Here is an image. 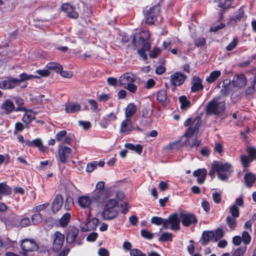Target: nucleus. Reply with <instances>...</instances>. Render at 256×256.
<instances>
[{
    "mask_svg": "<svg viewBox=\"0 0 256 256\" xmlns=\"http://www.w3.org/2000/svg\"><path fill=\"white\" fill-rule=\"evenodd\" d=\"M150 34L148 31H143L134 34L132 42L138 48V53L144 60H146L147 55L146 51L148 50L150 48L149 42Z\"/></svg>",
    "mask_w": 256,
    "mask_h": 256,
    "instance_id": "f257e3e1",
    "label": "nucleus"
},
{
    "mask_svg": "<svg viewBox=\"0 0 256 256\" xmlns=\"http://www.w3.org/2000/svg\"><path fill=\"white\" fill-rule=\"evenodd\" d=\"M118 202L114 198L108 200L104 204L102 214L104 220H112L116 218L118 214Z\"/></svg>",
    "mask_w": 256,
    "mask_h": 256,
    "instance_id": "f03ea898",
    "label": "nucleus"
},
{
    "mask_svg": "<svg viewBox=\"0 0 256 256\" xmlns=\"http://www.w3.org/2000/svg\"><path fill=\"white\" fill-rule=\"evenodd\" d=\"M212 167L218 174V178L222 180H226L231 175L232 166L229 163L214 162Z\"/></svg>",
    "mask_w": 256,
    "mask_h": 256,
    "instance_id": "7ed1b4c3",
    "label": "nucleus"
},
{
    "mask_svg": "<svg viewBox=\"0 0 256 256\" xmlns=\"http://www.w3.org/2000/svg\"><path fill=\"white\" fill-rule=\"evenodd\" d=\"M226 103L220 96L214 98L208 105V112L219 115L225 110Z\"/></svg>",
    "mask_w": 256,
    "mask_h": 256,
    "instance_id": "20e7f679",
    "label": "nucleus"
},
{
    "mask_svg": "<svg viewBox=\"0 0 256 256\" xmlns=\"http://www.w3.org/2000/svg\"><path fill=\"white\" fill-rule=\"evenodd\" d=\"M181 219L180 214L174 213L166 218L165 222L163 226V228L167 229L170 228L172 230H178L180 229V222Z\"/></svg>",
    "mask_w": 256,
    "mask_h": 256,
    "instance_id": "39448f33",
    "label": "nucleus"
},
{
    "mask_svg": "<svg viewBox=\"0 0 256 256\" xmlns=\"http://www.w3.org/2000/svg\"><path fill=\"white\" fill-rule=\"evenodd\" d=\"M20 246L22 248L20 254L27 256L28 252L38 250V246L33 239H24L20 240Z\"/></svg>",
    "mask_w": 256,
    "mask_h": 256,
    "instance_id": "423d86ee",
    "label": "nucleus"
},
{
    "mask_svg": "<svg viewBox=\"0 0 256 256\" xmlns=\"http://www.w3.org/2000/svg\"><path fill=\"white\" fill-rule=\"evenodd\" d=\"M104 182H99L96 185V190L92 195V200L98 202H102L107 198V192L104 189Z\"/></svg>",
    "mask_w": 256,
    "mask_h": 256,
    "instance_id": "0eeeda50",
    "label": "nucleus"
},
{
    "mask_svg": "<svg viewBox=\"0 0 256 256\" xmlns=\"http://www.w3.org/2000/svg\"><path fill=\"white\" fill-rule=\"evenodd\" d=\"M58 156L60 162L66 164L72 156V150L66 146L62 144L58 146Z\"/></svg>",
    "mask_w": 256,
    "mask_h": 256,
    "instance_id": "6e6552de",
    "label": "nucleus"
},
{
    "mask_svg": "<svg viewBox=\"0 0 256 256\" xmlns=\"http://www.w3.org/2000/svg\"><path fill=\"white\" fill-rule=\"evenodd\" d=\"M180 218L182 224L185 226H188L192 224H196L198 222L194 214L186 212H180Z\"/></svg>",
    "mask_w": 256,
    "mask_h": 256,
    "instance_id": "1a4fd4ad",
    "label": "nucleus"
},
{
    "mask_svg": "<svg viewBox=\"0 0 256 256\" xmlns=\"http://www.w3.org/2000/svg\"><path fill=\"white\" fill-rule=\"evenodd\" d=\"M53 250L54 251H58L63 246L64 236L60 232H56L53 236Z\"/></svg>",
    "mask_w": 256,
    "mask_h": 256,
    "instance_id": "9d476101",
    "label": "nucleus"
},
{
    "mask_svg": "<svg viewBox=\"0 0 256 256\" xmlns=\"http://www.w3.org/2000/svg\"><path fill=\"white\" fill-rule=\"evenodd\" d=\"M158 11V9L157 7L150 8L149 10H147L144 14V18L146 24H152L154 23L156 19V15Z\"/></svg>",
    "mask_w": 256,
    "mask_h": 256,
    "instance_id": "9b49d317",
    "label": "nucleus"
},
{
    "mask_svg": "<svg viewBox=\"0 0 256 256\" xmlns=\"http://www.w3.org/2000/svg\"><path fill=\"white\" fill-rule=\"evenodd\" d=\"M79 230L74 226H70L66 232V242L68 244H72L76 240L79 234Z\"/></svg>",
    "mask_w": 256,
    "mask_h": 256,
    "instance_id": "f8f14e48",
    "label": "nucleus"
},
{
    "mask_svg": "<svg viewBox=\"0 0 256 256\" xmlns=\"http://www.w3.org/2000/svg\"><path fill=\"white\" fill-rule=\"evenodd\" d=\"M248 156H242L241 161L244 167H247L248 164L254 160L256 154V150L254 148L248 147L247 150Z\"/></svg>",
    "mask_w": 256,
    "mask_h": 256,
    "instance_id": "ddd939ff",
    "label": "nucleus"
},
{
    "mask_svg": "<svg viewBox=\"0 0 256 256\" xmlns=\"http://www.w3.org/2000/svg\"><path fill=\"white\" fill-rule=\"evenodd\" d=\"M246 18L244 14L243 7H241L238 10L235 12L232 16L230 18L228 24L234 25L241 20H244Z\"/></svg>",
    "mask_w": 256,
    "mask_h": 256,
    "instance_id": "4468645a",
    "label": "nucleus"
},
{
    "mask_svg": "<svg viewBox=\"0 0 256 256\" xmlns=\"http://www.w3.org/2000/svg\"><path fill=\"white\" fill-rule=\"evenodd\" d=\"M186 76L180 72H176L170 76V84L174 87L182 85Z\"/></svg>",
    "mask_w": 256,
    "mask_h": 256,
    "instance_id": "2eb2a0df",
    "label": "nucleus"
},
{
    "mask_svg": "<svg viewBox=\"0 0 256 256\" xmlns=\"http://www.w3.org/2000/svg\"><path fill=\"white\" fill-rule=\"evenodd\" d=\"M232 0H215L214 4L216 8H219L222 10L220 13V18H222L224 10L228 8L231 6Z\"/></svg>",
    "mask_w": 256,
    "mask_h": 256,
    "instance_id": "dca6fc26",
    "label": "nucleus"
},
{
    "mask_svg": "<svg viewBox=\"0 0 256 256\" xmlns=\"http://www.w3.org/2000/svg\"><path fill=\"white\" fill-rule=\"evenodd\" d=\"M132 128L131 119L126 118L120 124V132L124 134H128L132 131Z\"/></svg>",
    "mask_w": 256,
    "mask_h": 256,
    "instance_id": "f3484780",
    "label": "nucleus"
},
{
    "mask_svg": "<svg viewBox=\"0 0 256 256\" xmlns=\"http://www.w3.org/2000/svg\"><path fill=\"white\" fill-rule=\"evenodd\" d=\"M135 81L136 76L130 73L124 74L119 78L118 80L120 84L124 86L130 83H134Z\"/></svg>",
    "mask_w": 256,
    "mask_h": 256,
    "instance_id": "a211bd4d",
    "label": "nucleus"
},
{
    "mask_svg": "<svg viewBox=\"0 0 256 256\" xmlns=\"http://www.w3.org/2000/svg\"><path fill=\"white\" fill-rule=\"evenodd\" d=\"M62 10L70 18L76 19L78 16V12H76L74 10V8L69 4H64L62 6Z\"/></svg>",
    "mask_w": 256,
    "mask_h": 256,
    "instance_id": "6ab92c4d",
    "label": "nucleus"
},
{
    "mask_svg": "<svg viewBox=\"0 0 256 256\" xmlns=\"http://www.w3.org/2000/svg\"><path fill=\"white\" fill-rule=\"evenodd\" d=\"M18 81L16 78H10L8 80L0 81V88L3 90H10L14 88L16 85V82Z\"/></svg>",
    "mask_w": 256,
    "mask_h": 256,
    "instance_id": "aec40b11",
    "label": "nucleus"
},
{
    "mask_svg": "<svg viewBox=\"0 0 256 256\" xmlns=\"http://www.w3.org/2000/svg\"><path fill=\"white\" fill-rule=\"evenodd\" d=\"M247 80L244 74H237L234 77L232 83L234 85L239 88L246 86Z\"/></svg>",
    "mask_w": 256,
    "mask_h": 256,
    "instance_id": "412c9836",
    "label": "nucleus"
},
{
    "mask_svg": "<svg viewBox=\"0 0 256 256\" xmlns=\"http://www.w3.org/2000/svg\"><path fill=\"white\" fill-rule=\"evenodd\" d=\"M99 220L97 218H93L90 221L85 222L84 226L82 228L83 232L90 231L95 230L99 224Z\"/></svg>",
    "mask_w": 256,
    "mask_h": 256,
    "instance_id": "4be33fe9",
    "label": "nucleus"
},
{
    "mask_svg": "<svg viewBox=\"0 0 256 256\" xmlns=\"http://www.w3.org/2000/svg\"><path fill=\"white\" fill-rule=\"evenodd\" d=\"M63 204V198L61 194H57L52 204V211L53 212L56 213L58 212L62 208Z\"/></svg>",
    "mask_w": 256,
    "mask_h": 256,
    "instance_id": "5701e85b",
    "label": "nucleus"
},
{
    "mask_svg": "<svg viewBox=\"0 0 256 256\" xmlns=\"http://www.w3.org/2000/svg\"><path fill=\"white\" fill-rule=\"evenodd\" d=\"M192 86L191 88L192 92H196L203 89L204 86L202 84V80L196 76L194 77L192 82Z\"/></svg>",
    "mask_w": 256,
    "mask_h": 256,
    "instance_id": "b1692460",
    "label": "nucleus"
},
{
    "mask_svg": "<svg viewBox=\"0 0 256 256\" xmlns=\"http://www.w3.org/2000/svg\"><path fill=\"white\" fill-rule=\"evenodd\" d=\"M206 174V170L204 168H202L195 170L194 172L193 175L196 177H198V182L199 184H202L204 182Z\"/></svg>",
    "mask_w": 256,
    "mask_h": 256,
    "instance_id": "393cba45",
    "label": "nucleus"
},
{
    "mask_svg": "<svg viewBox=\"0 0 256 256\" xmlns=\"http://www.w3.org/2000/svg\"><path fill=\"white\" fill-rule=\"evenodd\" d=\"M137 110L136 106L133 103L128 104L125 109L124 114L126 118L131 119Z\"/></svg>",
    "mask_w": 256,
    "mask_h": 256,
    "instance_id": "a878e982",
    "label": "nucleus"
},
{
    "mask_svg": "<svg viewBox=\"0 0 256 256\" xmlns=\"http://www.w3.org/2000/svg\"><path fill=\"white\" fill-rule=\"evenodd\" d=\"M95 201L92 200V196L91 198L88 196H82L78 200L79 205L82 208H88Z\"/></svg>",
    "mask_w": 256,
    "mask_h": 256,
    "instance_id": "bb28decb",
    "label": "nucleus"
},
{
    "mask_svg": "<svg viewBox=\"0 0 256 256\" xmlns=\"http://www.w3.org/2000/svg\"><path fill=\"white\" fill-rule=\"evenodd\" d=\"M80 106L76 102H70L66 104L65 110L67 113H74L80 110Z\"/></svg>",
    "mask_w": 256,
    "mask_h": 256,
    "instance_id": "cd10ccee",
    "label": "nucleus"
},
{
    "mask_svg": "<svg viewBox=\"0 0 256 256\" xmlns=\"http://www.w3.org/2000/svg\"><path fill=\"white\" fill-rule=\"evenodd\" d=\"M214 236V233L211 231L204 232L202 234L201 243L203 246L206 245L208 242L213 239Z\"/></svg>",
    "mask_w": 256,
    "mask_h": 256,
    "instance_id": "c85d7f7f",
    "label": "nucleus"
},
{
    "mask_svg": "<svg viewBox=\"0 0 256 256\" xmlns=\"http://www.w3.org/2000/svg\"><path fill=\"white\" fill-rule=\"evenodd\" d=\"M2 108L3 110H5L6 114H9L13 110H14V105L12 101L10 100H6L2 103Z\"/></svg>",
    "mask_w": 256,
    "mask_h": 256,
    "instance_id": "c756f323",
    "label": "nucleus"
},
{
    "mask_svg": "<svg viewBox=\"0 0 256 256\" xmlns=\"http://www.w3.org/2000/svg\"><path fill=\"white\" fill-rule=\"evenodd\" d=\"M20 79L16 78V80L18 81V82H16L17 86L20 85L22 82H24L25 80H30L34 78L37 79L40 78V76H37L36 75L35 76L32 74H28L26 73H22L20 74Z\"/></svg>",
    "mask_w": 256,
    "mask_h": 256,
    "instance_id": "7c9ffc66",
    "label": "nucleus"
},
{
    "mask_svg": "<svg viewBox=\"0 0 256 256\" xmlns=\"http://www.w3.org/2000/svg\"><path fill=\"white\" fill-rule=\"evenodd\" d=\"M244 179L246 186L248 188H250L255 182L256 178L254 174L250 172L245 174Z\"/></svg>",
    "mask_w": 256,
    "mask_h": 256,
    "instance_id": "2f4dec72",
    "label": "nucleus"
},
{
    "mask_svg": "<svg viewBox=\"0 0 256 256\" xmlns=\"http://www.w3.org/2000/svg\"><path fill=\"white\" fill-rule=\"evenodd\" d=\"M46 66L50 72V70H54L56 72H59L62 70V66L60 64L54 62L48 63Z\"/></svg>",
    "mask_w": 256,
    "mask_h": 256,
    "instance_id": "473e14b6",
    "label": "nucleus"
},
{
    "mask_svg": "<svg viewBox=\"0 0 256 256\" xmlns=\"http://www.w3.org/2000/svg\"><path fill=\"white\" fill-rule=\"evenodd\" d=\"M226 222L230 230H234L237 226L236 218H232L231 216H228L226 217Z\"/></svg>",
    "mask_w": 256,
    "mask_h": 256,
    "instance_id": "72a5a7b5",
    "label": "nucleus"
},
{
    "mask_svg": "<svg viewBox=\"0 0 256 256\" xmlns=\"http://www.w3.org/2000/svg\"><path fill=\"white\" fill-rule=\"evenodd\" d=\"M71 215L70 213H66L60 218L59 220L60 225L62 227L66 226L68 224Z\"/></svg>",
    "mask_w": 256,
    "mask_h": 256,
    "instance_id": "f704fd0d",
    "label": "nucleus"
},
{
    "mask_svg": "<svg viewBox=\"0 0 256 256\" xmlns=\"http://www.w3.org/2000/svg\"><path fill=\"white\" fill-rule=\"evenodd\" d=\"M11 188L5 183H0V194L10 195L11 194Z\"/></svg>",
    "mask_w": 256,
    "mask_h": 256,
    "instance_id": "c9c22d12",
    "label": "nucleus"
},
{
    "mask_svg": "<svg viewBox=\"0 0 256 256\" xmlns=\"http://www.w3.org/2000/svg\"><path fill=\"white\" fill-rule=\"evenodd\" d=\"M221 74V72L220 70H214L210 72L208 77L206 78V81L209 83L214 82L218 78Z\"/></svg>",
    "mask_w": 256,
    "mask_h": 256,
    "instance_id": "e433bc0d",
    "label": "nucleus"
},
{
    "mask_svg": "<svg viewBox=\"0 0 256 256\" xmlns=\"http://www.w3.org/2000/svg\"><path fill=\"white\" fill-rule=\"evenodd\" d=\"M26 114L24 115L22 118V120L26 124L28 123H30L32 122V120H34L35 118L29 110H26Z\"/></svg>",
    "mask_w": 256,
    "mask_h": 256,
    "instance_id": "4c0bfd02",
    "label": "nucleus"
},
{
    "mask_svg": "<svg viewBox=\"0 0 256 256\" xmlns=\"http://www.w3.org/2000/svg\"><path fill=\"white\" fill-rule=\"evenodd\" d=\"M179 101L181 104V108L182 110L186 109L190 106V102L187 100L186 96H180L179 98Z\"/></svg>",
    "mask_w": 256,
    "mask_h": 256,
    "instance_id": "58836bf2",
    "label": "nucleus"
},
{
    "mask_svg": "<svg viewBox=\"0 0 256 256\" xmlns=\"http://www.w3.org/2000/svg\"><path fill=\"white\" fill-rule=\"evenodd\" d=\"M202 124L201 118L200 117L195 118L190 126L196 132L199 130L200 127Z\"/></svg>",
    "mask_w": 256,
    "mask_h": 256,
    "instance_id": "ea45409f",
    "label": "nucleus"
},
{
    "mask_svg": "<svg viewBox=\"0 0 256 256\" xmlns=\"http://www.w3.org/2000/svg\"><path fill=\"white\" fill-rule=\"evenodd\" d=\"M167 98L166 92L164 90H160L157 94V100L160 102H164Z\"/></svg>",
    "mask_w": 256,
    "mask_h": 256,
    "instance_id": "a19ab883",
    "label": "nucleus"
},
{
    "mask_svg": "<svg viewBox=\"0 0 256 256\" xmlns=\"http://www.w3.org/2000/svg\"><path fill=\"white\" fill-rule=\"evenodd\" d=\"M165 221L166 219H164L158 216H153L152 218L150 220V222L152 224L157 226L162 224L163 226L165 222Z\"/></svg>",
    "mask_w": 256,
    "mask_h": 256,
    "instance_id": "79ce46f5",
    "label": "nucleus"
},
{
    "mask_svg": "<svg viewBox=\"0 0 256 256\" xmlns=\"http://www.w3.org/2000/svg\"><path fill=\"white\" fill-rule=\"evenodd\" d=\"M33 146H34L38 148V150L41 152L45 150V147L42 144V142L40 138H36L32 140Z\"/></svg>",
    "mask_w": 256,
    "mask_h": 256,
    "instance_id": "37998d69",
    "label": "nucleus"
},
{
    "mask_svg": "<svg viewBox=\"0 0 256 256\" xmlns=\"http://www.w3.org/2000/svg\"><path fill=\"white\" fill-rule=\"evenodd\" d=\"M230 212L231 214L232 218H237L239 216V209L236 204H234L231 206Z\"/></svg>",
    "mask_w": 256,
    "mask_h": 256,
    "instance_id": "c03bdc74",
    "label": "nucleus"
},
{
    "mask_svg": "<svg viewBox=\"0 0 256 256\" xmlns=\"http://www.w3.org/2000/svg\"><path fill=\"white\" fill-rule=\"evenodd\" d=\"M42 217L41 214L38 213L34 214L32 218V222L34 224H38L42 221Z\"/></svg>",
    "mask_w": 256,
    "mask_h": 256,
    "instance_id": "a18cd8bd",
    "label": "nucleus"
},
{
    "mask_svg": "<svg viewBox=\"0 0 256 256\" xmlns=\"http://www.w3.org/2000/svg\"><path fill=\"white\" fill-rule=\"evenodd\" d=\"M172 240V234L168 232L162 234L158 238L160 242L171 241Z\"/></svg>",
    "mask_w": 256,
    "mask_h": 256,
    "instance_id": "49530a36",
    "label": "nucleus"
},
{
    "mask_svg": "<svg viewBox=\"0 0 256 256\" xmlns=\"http://www.w3.org/2000/svg\"><path fill=\"white\" fill-rule=\"evenodd\" d=\"M246 247L245 246L238 248L233 253L232 256H244L246 251Z\"/></svg>",
    "mask_w": 256,
    "mask_h": 256,
    "instance_id": "de8ad7c7",
    "label": "nucleus"
},
{
    "mask_svg": "<svg viewBox=\"0 0 256 256\" xmlns=\"http://www.w3.org/2000/svg\"><path fill=\"white\" fill-rule=\"evenodd\" d=\"M242 240L246 244H248L251 240V237L248 232L244 231L242 234Z\"/></svg>",
    "mask_w": 256,
    "mask_h": 256,
    "instance_id": "09e8293b",
    "label": "nucleus"
},
{
    "mask_svg": "<svg viewBox=\"0 0 256 256\" xmlns=\"http://www.w3.org/2000/svg\"><path fill=\"white\" fill-rule=\"evenodd\" d=\"M66 131L65 130L59 132L56 135V140L58 142H62L64 138L66 136Z\"/></svg>",
    "mask_w": 256,
    "mask_h": 256,
    "instance_id": "8fccbe9b",
    "label": "nucleus"
},
{
    "mask_svg": "<svg viewBox=\"0 0 256 256\" xmlns=\"http://www.w3.org/2000/svg\"><path fill=\"white\" fill-rule=\"evenodd\" d=\"M73 204V198L71 196H68L66 198L64 206V208L66 210H69Z\"/></svg>",
    "mask_w": 256,
    "mask_h": 256,
    "instance_id": "3c124183",
    "label": "nucleus"
},
{
    "mask_svg": "<svg viewBox=\"0 0 256 256\" xmlns=\"http://www.w3.org/2000/svg\"><path fill=\"white\" fill-rule=\"evenodd\" d=\"M36 73L40 75L39 76H40V78L41 76L46 77L50 75V72L48 71V70L46 66L44 70H37L36 72Z\"/></svg>",
    "mask_w": 256,
    "mask_h": 256,
    "instance_id": "603ef678",
    "label": "nucleus"
},
{
    "mask_svg": "<svg viewBox=\"0 0 256 256\" xmlns=\"http://www.w3.org/2000/svg\"><path fill=\"white\" fill-rule=\"evenodd\" d=\"M141 235L142 237L148 240L152 238L154 234L146 230H142L140 232Z\"/></svg>",
    "mask_w": 256,
    "mask_h": 256,
    "instance_id": "864d4df0",
    "label": "nucleus"
},
{
    "mask_svg": "<svg viewBox=\"0 0 256 256\" xmlns=\"http://www.w3.org/2000/svg\"><path fill=\"white\" fill-rule=\"evenodd\" d=\"M98 165V162H93L90 163H88L87 164V166L86 168V171L88 172H92L96 168Z\"/></svg>",
    "mask_w": 256,
    "mask_h": 256,
    "instance_id": "5fc2aeb1",
    "label": "nucleus"
},
{
    "mask_svg": "<svg viewBox=\"0 0 256 256\" xmlns=\"http://www.w3.org/2000/svg\"><path fill=\"white\" fill-rule=\"evenodd\" d=\"M238 40L234 38L233 40L226 46V49L228 51H230L234 49L237 46Z\"/></svg>",
    "mask_w": 256,
    "mask_h": 256,
    "instance_id": "6e6d98bb",
    "label": "nucleus"
},
{
    "mask_svg": "<svg viewBox=\"0 0 256 256\" xmlns=\"http://www.w3.org/2000/svg\"><path fill=\"white\" fill-rule=\"evenodd\" d=\"M130 256H146L145 254L142 253L139 250L134 248L130 251Z\"/></svg>",
    "mask_w": 256,
    "mask_h": 256,
    "instance_id": "4d7b16f0",
    "label": "nucleus"
},
{
    "mask_svg": "<svg viewBox=\"0 0 256 256\" xmlns=\"http://www.w3.org/2000/svg\"><path fill=\"white\" fill-rule=\"evenodd\" d=\"M124 88H126L132 93H135L137 90V86L133 83H130V84L124 86Z\"/></svg>",
    "mask_w": 256,
    "mask_h": 256,
    "instance_id": "13d9d810",
    "label": "nucleus"
},
{
    "mask_svg": "<svg viewBox=\"0 0 256 256\" xmlns=\"http://www.w3.org/2000/svg\"><path fill=\"white\" fill-rule=\"evenodd\" d=\"M212 199L214 202L219 204L221 202L222 198L220 194L218 192H214L212 194Z\"/></svg>",
    "mask_w": 256,
    "mask_h": 256,
    "instance_id": "bf43d9fd",
    "label": "nucleus"
},
{
    "mask_svg": "<svg viewBox=\"0 0 256 256\" xmlns=\"http://www.w3.org/2000/svg\"><path fill=\"white\" fill-rule=\"evenodd\" d=\"M78 124L85 130H88L91 127V124L89 122L80 120Z\"/></svg>",
    "mask_w": 256,
    "mask_h": 256,
    "instance_id": "052dcab7",
    "label": "nucleus"
},
{
    "mask_svg": "<svg viewBox=\"0 0 256 256\" xmlns=\"http://www.w3.org/2000/svg\"><path fill=\"white\" fill-rule=\"evenodd\" d=\"M161 52V50L159 48L155 47L152 51L150 53V56L152 58H156Z\"/></svg>",
    "mask_w": 256,
    "mask_h": 256,
    "instance_id": "680f3d73",
    "label": "nucleus"
},
{
    "mask_svg": "<svg viewBox=\"0 0 256 256\" xmlns=\"http://www.w3.org/2000/svg\"><path fill=\"white\" fill-rule=\"evenodd\" d=\"M20 224L22 227H26L30 224V221L28 218H24L20 220Z\"/></svg>",
    "mask_w": 256,
    "mask_h": 256,
    "instance_id": "e2e57ef3",
    "label": "nucleus"
},
{
    "mask_svg": "<svg viewBox=\"0 0 256 256\" xmlns=\"http://www.w3.org/2000/svg\"><path fill=\"white\" fill-rule=\"evenodd\" d=\"M151 115V112L150 108L148 107H145L142 108V116L145 118H149Z\"/></svg>",
    "mask_w": 256,
    "mask_h": 256,
    "instance_id": "0e129e2a",
    "label": "nucleus"
},
{
    "mask_svg": "<svg viewBox=\"0 0 256 256\" xmlns=\"http://www.w3.org/2000/svg\"><path fill=\"white\" fill-rule=\"evenodd\" d=\"M254 84H252V86L248 88L246 90V94L247 96H252L254 92L255 88Z\"/></svg>",
    "mask_w": 256,
    "mask_h": 256,
    "instance_id": "69168bd1",
    "label": "nucleus"
},
{
    "mask_svg": "<svg viewBox=\"0 0 256 256\" xmlns=\"http://www.w3.org/2000/svg\"><path fill=\"white\" fill-rule=\"evenodd\" d=\"M221 94L224 96H228L230 92V87L229 86H224L220 90Z\"/></svg>",
    "mask_w": 256,
    "mask_h": 256,
    "instance_id": "338daca9",
    "label": "nucleus"
},
{
    "mask_svg": "<svg viewBox=\"0 0 256 256\" xmlns=\"http://www.w3.org/2000/svg\"><path fill=\"white\" fill-rule=\"evenodd\" d=\"M98 254L100 256H109L108 251L106 249L102 248L98 250Z\"/></svg>",
    "mask_w": 256,
    "mask_h": 256,
    "instance_id": "774afa93",
    "label": "nucleus"
}]
</instances>
